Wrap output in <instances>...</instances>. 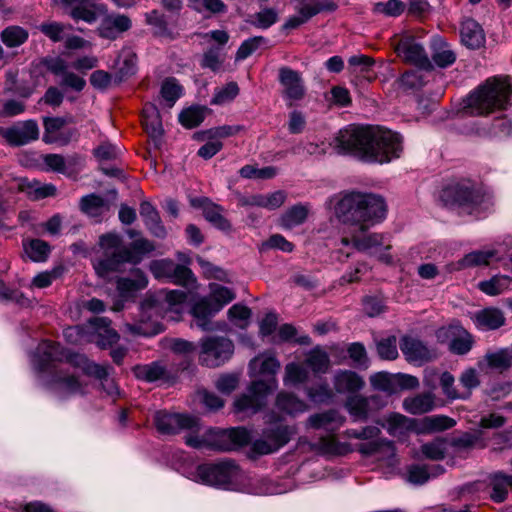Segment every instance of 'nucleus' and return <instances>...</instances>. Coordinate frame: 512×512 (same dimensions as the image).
Masks as SVG:
<instances>
[{"label": "nucleus", "instance_id": "obj_1", "mask_svg": "<svg viewBox=\"0 0 512 512\" xmlns=\"http://www.w3.org/2000/svg\"><path fill=\"white\" fill-rule=\"evenodd\" d=\"M334 215L340 222L347 225V232L341 238L345 247L367 252L386 264L392 263L389 254L391 245L381 234L367 231L372 226L382 222L387 213L384 199L372 193L351 192L337 199L334 205Z\"/></svg>", "mask_w": 512, "mask_h": 512}, {"label": "nucleus", "instance_id": "obj_2", "mask_svg": "<svg viewBox=\"0 0 512 512\" xmlns=\"http://www.w3.org/2000/svg\"><path fill=\"white\" fill-rule=\"evenodd\" d=\"M234 298L235 295L230 289L220 285L211 286L210 298L197 301L191 292L172 290L166 293L162 307L152 299L145 300L139 307L138 318L133 323H127L125 327L134 335L154 336L163 330L159 322L160 311L163 310V318L177 321L188 303L195 302L191 307L195 325L202 330H211L209 318Z\"/></svg>", "mask_w": 512, "mask_h": 512}, {"label": "nucleus", "instance_id": "obj_3", "mask_svg": "<svg viewBox=\"0 0 512 512\" xmlns=\"http://www.w3.org/2000/svg\"><path fill=\"white\" fill-rule=\"evenodd\" d=\"M33 364L39 371L49 370L53 374L51 379L43 381L60 398L84 392L85 384L77 374V370L102 379V386L107 394L114 396L119 393L116 383L112 379L106 378V368L90 362L83 355L65 353L54 342L42 341L38 345L33 355Z\"/></svg>", "mask_w": 512, "mask_h": 512}, {"label": "nucleus", "instance_id": "obj_4", "mask_svg": "<svg viewBox=\"0 0 512 512\" xmlns=\"http://www.w3.org/2000/svg\"><path fill=\"white\" fill-rule=\"evenodd\" d=\"M338 154H353L368 162L386 163L398 158L401 137L392 131L350 125L340 130L332 143Z\"/></svg>", "mask_w": 512, "mask_h": 512}, {"label": "nucleus", "instance_id": "obj_5", "mask_svg": "<svg viewBox=\"0 0 512 512\" xmlns=\"http://www.w3.org/2000/svg\"><path fill=\"white\" fill-rule=\"evenodd\" d=\"M280 367L279 360L270 352L254 357L249 363L250 376L266 375L269 378L252 381L247 393L235 399L234 411L244 415L257 413L266 404L267 397L277 389L278 381L275 376Z\"/></svg>", "mask_w": 512, "mask_h": 512}, {"label": "nucleus", "instance_id": "obj_6", "mask_svg": "<svg viewBox=\"0 0 512 512\" xmlns=\"http://www.w3.org/2000/svg\"><path fill=\"white\" fill-rule=\"evenodd\" d=\"M99 245L103 256L93 262V267L104 280H110L111 274L119 271L123 263H137L142 255L154 249L153 243L144 238L135 240L130 247L123 246L120 236L115 233L102 235Z\"/></svg>", "mask_w": 512, "mask_h": 512}, {"label": "nucleus", "instance_id": "obj_7", "mask_svg": "<svg viewBox=\"0 0 512 512\" xmlns=\"http://www.w3.org/2000/svg\"><path fill=\"white\" fill-rule=\"evenodd\" d=\"M512 84L508 77H493L463 100V111L471 116H488L510 105Z\"/></svg>", "mask_w": 512, "mask_h": 512}, {"label": "nucleus", "instance_id": "obj_8", "mask_svg": "<svg viewBox=\"0 0 512 512\" xmlns=\"http://www.w3.org/2000/svg\"><path fill=\"white\" fill-rule=\"evenodd\" d=\"M345 423V417L336 410H328L316 413L308 417L307 426L317 430L327 432L322 435L313 444V448L323 454L328 455H345L352 451V447L348 443L340 442L335 436Z\"/></svg>", "mask_w": 512, "mask_h": 512}, {"label": "nucleus", "instance_id": "obj_9", "mask_svg": "<svg viewBox=\"0 0 512 512\" xmlns=\"http://www.w3.org/2000/svg\"><path fill=\"white\" fill-rule=\"evenodd\" d=\"M192 479L225 490H239L243 473L233 462L224 461L197 466Z\"/></svg>", "mask_w": 512, "mask_h": 512}, {"label": "nucleus", "instance_id": "obj_10", "mask_svg": "<svg viewBox=\"0 0 512 512\" xmlns=\"http://www.w3.org/2000/svg\"><path fill=\"white\" fill-rule=\"evenodd\" d=\"M442 198L447 204L456 205L462 213L467 214L479 215L491 205L487 195L468 185L450 186L443 191Z\"/></svg>", "mask_w": 512, "mask_h": 512}, {"label": "nucleus", "instance_id": "obj_11", "mask_svg": "<svg viewBox=\"0 0 512 512\" xmlns=\"http://www.w3.org/2000/svg\"><path fill=\"white\" fill-rule=\"evenodd\" d=\"M234 345L224 337H207L201 341L200 361L207 367H218L233 354Z\"/></svg>", "mask_w": 512, "mask_h": 512}, {"label": "nucleus", "instance_id": "obj_12", "mask_svg": "<svg viewBox=\"0 0 512 512\" xmlns=\"http://www.w3.org/2000/svg\"><path fill=\"white\" fill-rule=\"evenodd\" d=\"M370 384L374 390L381 391L386 395H393L402 390L414 389L419 386L415 376L408 374H391L388 372H377L370 376Z\"/></svg>", "mask_w": 512, "mask_h": 512}, {"label": "nucleus", "instance_id": "obj_13", "mask_svg": "<svg viewBox=\"0 0 512 512\" xmlns=\"http://www.w3.org/2000/svg\"><path fill=\"white\" fill-rule=\"evenodd\" d=\"M65 12L74 21H84L88 24L96 22L106 14L107 7L101 0H61Z\"/></svg>", "mask_w": 512, "mask_h": 512}, {"label": "nucleus", "instance_id": "obj_14", "mask_svg": "<svg viewBox=\"0 0 512 512\" xmlns=\"http://www.w3.org/2000/svg\"><path fill=\"white\" fill-rule=\"evenodd\" d=\"M154 424L162 434H176L183 430H198L199 423L196 417L186 414L168 413L158 411L154 415Z\"/></svg>", "mask_w": 512, "mask_h": 512}, {"label": "nucleus", "instance_id": "obj_15", "mask_svg": "<svg viewBox=\"0 0 512 512\" xmlns=\"http://www.w3.org/2000/svg\"><path fill=\"white\" fill-rule=\"evenodd\" d=\"M439 342L448 343L450 352L457 355H465L474 345L473 336L460 325L442 327L437 331Z\"/></svg>", "mask_w": 512, "mask_h": 512}, {"label": "nucleus", "instance_id": "obj_16", "mask_svg": "<svg viewBox=\"0 0 512 512\" xmlns=\"http://www.w3.org/2000/svg\"><path fill=\"white\" fill-rule=\"evenodd\" d=\"M296 433L294 426H279L265 431L264 437L254 441L253 450L258 454H269L277 451Z\"/></svg>", "mask_w": 512, "mask_h": 512}, {"label": "nucleus", "instance_id": "obj_17", "mask_svg": "<svg viewBox=\"0 0 512 512\" xmlns=\"http://www.w3.org/2000/svg\"><path fill=\"white\" fill-rule=\"evenodd\" d=\"M117 292L120 300H117L112 309L120 311L123 308V301L131 299L135 294L146 288L148 280L140 269H134L127 277H120L116 281Z\"/></svg>", "mask_w": 512, "mask_h": 512}, {"label": "nucleus", "instance_id": "obj_18", "mask_svg": "<svg viewBox=\"0 0 512 512\" xmlns=\"http://www.w3.org/2000/svg\"><path fill=\"white\" fill-rule=\"evenodd\" d=\"M279 81L283 86V96L289 101V106L301 100L305 95V87L301 75L291 68L282 67L279 70Z\"/></svg>", "mask_w": 512, "mask_h": 512}, {"label": "nucleus", "instance_id": "obj_19", "mask_svg": "<svg viewBox=\"0 0 512 512\" xmlns=\"http://www.w3.org/2000/svg\"><path fill=\"white\" fill-rule=\"evenodd\" d=\"M186 444L193 448H212L216 450H231L228 445L225 430L208 428L202 435L189 434Z\"/></svg>", "mask_w": 512, "mask_h": 512}, {"label": "nucleus", "instance_id": "obj_20", "mask_svg": "<svg viewBox=\"0 0 512 512\" xmlns=\"http://www.w3.org/2000/svg\"><path fill=\"white\" fill-rule=\"evenodd\" d=\"M111 321L104 317H95L89 322L90 341L100 348H107L119 339L118 333L110 327Z\"/></svg>", "mask_w": 512, "mask_h": 512}, {"label": "nucleus", "instance_id": "obj_21", "mask_svg": "<svg viewBox=\"0 0 512 512\" xmlns=\"http://www.w3.org/2000/svg\"><path fill=\"white\" fill-rule=\"evenodd\" d=\"M132 26L131 19L123 14H107L105 15L98 27L100 37L115 40L124 32L128 31Z\"/></svg>", "mask_w": 512, "mask_h": 512}, {"label": "nucleus", "instance_id": "obj_22", "mask_svg": "<svg viewBox=\"0 0 512 512\" xmlns=\"http://www.w3.org/2000/svg\"><path fill=\"white\" fill-rule=\"evenodd\" d=\"M2 135L8 143L20 146L36 140L39 136V128L35 121L28 120L3 130Z\"/></svg>", "mask_w": 512, "mask_h": 512}, {"label": "nucleus", "instance_id": "obj_23", "mask_svg": "<svg viewBox=\"0 0 512 512\" xmlns=\"http://www.w3.org/2000/svg\"><path fill=\"white\" fill-rule=\"evenodd\" d=\"M395 50L400 58L416 66L423 67L429 63L423 46L412 37L401 38Z\"/></svg>", "mask_w": 512, "mask_h": 512}, {"label": "nucleus", "instance_id": "obj_24", "mask_svg": "<svg viewBox=\"0 0 512 512\" xmlns=\"http://www.w3.org/2000/svg\"><path fill=\"white\" fill-rule=\"evenodd\" d=\"M477 366L480 370L491 369L502 373L512 367V350L510 348H500L488 351L477 362Z\"/></svg>", "mask_w": 512, "mask_h": 512}, {"label": "nucleus", "instance_id": "obj_25", "mask_svg": "<svg viewBox=\"0 0 512 512\" xmlns=\"http://www.w3.org/2000/svg\"><path fill=\"white\" fill-rule=\"evenodd\" d=\"M471 319L479 330H496L505 324L503 312L494 307H489L475 312Z\"/></svg>", "mask_w": 512, "mask_h": 512}, {"label": "nucleus", "instance_id": "obj_26", "mask_svg": "<svg viewBox=\"0 0 512 512\" xmlns=\"http://www.w3.org/2000/svg\"><path fill=\"white\" fill-rule=\"evenodd\" d=\"M460 37L462 44L470 49H478L485 43V34L482 27L470 18L462 21Z\"/></svg>", "mask_w": 512, "mask_h": 512}, {"label": "nucleus", "instance_id": "obj_27", "mask_svg": "<svg viewBox=\"0 0 512 512\" xmlns=\"http://www.w3.org/2000/svg\"><path fill=\"white\" fill-rule=\"evenodd\" d=\"M364 384L363 378L351 370H339L333 378L334 388L340 394L355 393L361 390Z\"/></svg>", "mask_w": 512, "mask_h": 512}, {"label": "nucleus", "instance_id": "obj_28", "mask_svg": "<svg viewBox=\"0 0 512 512\" xmlns=\"http://www.w3.org/2000/svg\"><path fill=\"white\" fill-rule=\"evenodd\" d=\"M359 451L365 455L377 454L378 459L388 466H394L398 460L396 458V450L391 441L371 442L359 446Z\"/></svg>", "mask_w": 512, "mask_h": 512}, {"label": "nucleus", "instance_id": "obj_29", "mask_svg": "<svg viewBox=\"0 0 512 512\" xmlns=\"http://www.w3.org/2000/svg\"><path fill=\"white\" fill-rule=\"evenodd\" d=\"M400 349L409 362L421 363L431 359L430 350L418 339L404 337Z\"/></svg>", "mask_w": 512, "mask_h": 512}, {"label": "nucleus", "instance_id": "obj_30", "mask_svg": "<svg viewBox=\"0 0 512 512\" xmlns=\"http://www.w3.org/2000/svg\"><path fill=\"white\" fill-rule=\"evenodd\" d=\"M275 405L280 412L292 417L304 413L308 409V405L303 400L285 391L277 394Z\"/></svg>", "mask_w": 512, "mask_h": 512}, {"label": "nucleus", "instance_id": "obj_31", "mask_svg": "<svg viewBox=\"0 0 512 512\" xmlns=\"http://www.w3.org/2000/svg\"><path fill=\"white\" fill-rule=\"evenodd\" d=\"M17 187L33 200L54 196L56 193V187L54 185L44 184L36 180L19 179L17 180Z\"/></svg>", "mask_w": 512, "mask_h": 512}, {"label": "nucleus", "instance_id": "obj_32", "mask_svg": "<svg viewBox=\"0 0 512 512\" xmlns=\"http://www.w3.org/2000/svg\"><path fill=\"white\" fill-rule=\"evenodd\" d=\"M191 203L193 206L202 207L204 217L215 227L221 230H227L230 228V224L222 216L221 209L219 206L210 203L207 199L192 200Z\"/></svg>", "mask_w": 512, "mask_h": 512}, {"label": "nucleus", "instance_id": "obj_33", "mask_svg": "<svg viewBox=\"0 0 512 512\" xmlns=\"http://www.w3.org/2000/svg\"><path fill=\"white\" fill-rule=\"evenodd\" d=\"M413 420L399 413L390 414L382 427L394 437H401L413 429Z\"/></svg>", "mask_w": 512, "mask_h": 512}, {"label": "nucleus", "instance_id": "obj_34", "mask_svg": "<svg viewBox=\"0 0 512 512\" xmlns=\"http://www.w3.org/2000/svg\"><path fill=\"white\" fill-rule=\"evenodd\" d=\"M140 215L144 218L146 226L154 236L158 238L166 236L165 227L162 225L157 211L150 203L143 202L141 204Z\"/></svg>", "mask_w": 512, "mask_h": 512}, {"label": "nucleus", "instance_id": "obj_35", "mask_svg": "<svg viewBox=\"0 0 512 512\" xmlns=\"http://www.w3.org/2000/svg\"><path fill=\"white\" fill-rule=\"evenodd\" d=\"M142 124L146 132L153 138L162 134V123L157 108L152 104H146L142 112Z\"/></svg>", "mask_w": 512, "mask_h": 512}, {"label": "nucleus", "instance_id": "obj_36", "mask_svg": "<svg viewBox=\"0 0 512 512\" xmlns=\"http://www.w3.org/2000/svg\"><path fill=\"white\" fill-rule=\"evenodd\" d=\"M23 250L33 262H45L51 252L50 245L41 239H29L23 241Z\"/></svg>", "mask_w": 512, "mask_h": 512}, {"label": "nucleus", "instance_id": "obj_37", "mask_svg": "<svg viewBox=\"0 0 512 512\" xmlns=\"http://www.w3.org/2000/svg\"><path fill=\"white\" fill-rule=\"evenodd\" d=\"M434 407V397L430 393L419 394L406 398L403 401V408L411 414H424Z\"/></svg>", "mask_w": 512, "mask_h": 512}, {"label": "nucleus", "instance_id": "obj_38", "mask_svg": "<svg viewBox=\"0 0 512 512\" xmlns=\"http://www.w3.org/2000/svg\"><path fill=\"white\" fill-rule=\"evenodd\" d=\"M512 284V278L505 275H495L489 280L480 281L478 289L489 296H497L507 291Z\"/></svg>", "mask_w": 512, "mask_h": 512}, {"label": "nucleus", "instance_id": "obj_39", "mask_svg": "<svg viewBox=\"0 0 512 512\" xmlns=\"http://www.w3.org/2000/svg\"><path fill=\"white\" fill-rule=\"evenodd\" d=\"M305 363L314 374H324L330 368L329 356L319 346L311 349L307 353Z\"/></svg>", "mask_w": 512, "mask_h": 512}, {"label": "nucleus", "instance_id": "obj_40", "mask_svg": "<svg viewBox=\"0 0 512 512\" xmlns=\"http://www.w3.org/2000/svg\"><path fill=\"white\" fill-rule=\"evenodd\" d=\"M375 397H363L360 395L349 397L346 401V408L355 421L365 420L369 416V403L374 401Z\"/></svg>", "mask_w": 512, "mask_h": 512}, {"label": "nucleus", "instance_id": "obj_41", "mask_svg": "<svg viewBox=\"0 0 512 512\" xmlns=\"http://www.w3.org/2000/svg\"><path fill=\"white\" fill-rule=\"evenodd\" d=\"M309 207L303 204H297L288 209L281 217V226L287 229L301 225L307 219Z\"/></svg>", "mask_w": 512, "mask_h": 512}, {"label": "nucleus", "instance_id": "obj_42", "mask_svg": "<svg viewBox=\"0 0 512 512\" xmlns=\"http://www.w3.org/2000/svg\"><path fill=\"white\" fill-rule=\"evenodd\" d=\"M309 378V371L300 363L291 362L285 366L283 383L285 386H297L305 383Z\"/></svg>", "mask_w": 512, "mask_h": 512}, {"label": "nucleus", "instance_id": "obj_43", "mask_svg": "<svg viewBox=\"0 0 512 512\" xmlns=\"http://www.w3.org/2000/svg\"><path fill=\"white\" fill-rule=\"evenodd\" d=\"M116 65L118 80L122 81L136 73L137 57L131 50H122Z\"/></svg>", "mask_w": 512, "mask_h": 512}, {"label": "nucleus", "instance_id": "obj_44", "mask_svg": "<svg viewBox=\"0 0 512 512\" xmlns=\"http://www.w3.org/2000/svg\"><path fill=\"white\" fill-rule=\"evenodd\" d=\"M496 255L495 250H479L466 254L459 262V268L488 265Z\"/></svg>", "mask_w": 512, "mask_h": 512}, {"label": "nucleus", "instance_id": "obj_45", "mask_svg": "<svg viewBox=\"0 0 512 512\" xmlns=\"http://www.w3.org/2000/svg\"><path fill=\"white\" fill-rule=\"evenodd\" d=\"M38 29L52 42H61L65 39L67 32L71 29L70 25L57 21L43 22Z\"/></svg>", "mask_w": 512, "mask_h": 512}, {"label": "nucleus", "instance_id": "obj_46", "mask_svg": "<svg viewBox=\"0 0 512 512\" xmlns=\"http://www.w3.org/2000/svg\"><path fill=\"white\" fill-rule=\"evenodd\" d=\"M108 204L100 196L91 194L81 199V209L91 217H99L108 210Z\"/></svg>", "mask_w": 512, "mask_h": 512}, {"label": "nucleus", "instance_id": "obj_47", "mask_svg": "<svg viewBox=\"0 0 512 512\" xmlns=\"http://www.w3.org/2000/svg\"><path fill=\"white\" fill-rule=\"evenodd\" d=\"M349 68L351 73L358 74L367 79H372L373 75L370 74L374 61L366 55H354L348 59Z\"/></svg>", "mask_w": 512, "mask_h": 512}, {"label": "nucleus", "instance_id": "obj_48", "mask_svg": "<svg viewBox=\"0 0 512 512\" xmlns=\"http://www.w3.org/2000/svg\"><path fill=\"white\" fill-rule=\"evenodd\" d=\"M512 487V476L497 473L492 479L491 498L495 502H502L506 499L508 489Z\"/></svg>", "mask_w": 512, "mask_h": 512}, {"label": "nucleus", "instance_id": "obj_49", "mask_svg": "<svg viewBox=\"0 0 512 512\" xmlns=\"http://www.w3.org/2000/svg\"><path fill=\"white\" fill-rule=\"evenodd\" d=\"M28 39V32L20 26H9L1 33V40L7 47H17Z\"/></svg>", "mask_w": 512, "mask_h": 512}, {"label": "nucleus", "instance_id": "obj_50", "mask_svg": "<svg viewBox=\"0 0 512 512\" xmlns=\"http://www.w3.org/2000/svg\"><path fill=\"white\" fill-rule=\"evenodd\" d=\"M161 97L171 108L183 93L182 86L175 78L166 79L161 86Z\"/></svg>", "mask_w": 512, "mask_h": 512}, {"label": "nucleus", "instance_id": "obj_51", "mask_svg": "<svg viewBox=\"0 0 512 512\" xmlns=\"http://www.w3.org/2000/svg\"><path fill=\"white\" fill-rule=\"evenodd\" d=\"M205 113L206 109L203 107H189L179 114V122L186 128L197 127L203 122Z\"/></svg>", "mask_w": 512, "mask_h": 512}, {"label": "nucleus", "instance_id": "obj_52", "mask_svg": "<svg viewBox=\"0 0 512 512\" xmlns=\"http://www.w3.org/2000/svg\"><path fill=\"white\" fill-rule=\"evenodd\" d=\"M301 4L298 9L299 17L290 19L288 21L289 27H296L307 20H309L311 17L315 16L320 11V6L316 3H310L308 0H300Z\"/></svg>", "mask_w": 512, "mask_h": 512}, {"label": "nucleus", "instance_id": "obj_53", "mask_svg": "<svg viewBox=\"0 0 512 512\" xmlns=\"http://www.w3.org/2000/svg\"><path fill=\"white\" fill-rule=\"evenodd\" d=\"M443 472L439 466L429 472L425 466L413 465L408 469V481L413 484H424L431 476H437Z\"/></svg>", "mask_w": 512, "mask_h": 512}, {"label": "nucleus", "instance_id": "obj_54", "mask_svg": "<svg viewBox=\"0 0 512 512\" xmlns=\"http://www.w3.org/2000/svg\"><path fill=\"white\" fill-rule=\"evenodd\" d=\"M454 382H455V378L451 373L444 372L441 374L440 385H441L443 394L451 400L467 399L468 394H462L461 391H459L455 387Z\"/></svg>", "mask_w": 512, "mask_h": 512}, {"label": "nucleus", "instance_id": "obj_55", "mask_svg": "<svg viewBox=\"0 0 512 512\" xmlns=\"http://www.w3.org/2000/svg\"><path fill=\"white\" fill-rule=\"evenodd\" d=\"M421 451L426 458L440 460L445 457L447 443L444 439H436L430 443L423 444Z\"/></svg>", "mask_w": 512, "mask_h": 512}, {"label": "nucleus", "instance_id": "obj_56", "mask_svg": "<svg viewBox=\"0 0 512 512\" xmlns=\"http://www.w3.org/2000/svg\"><path fill=\"white\" fill-rule=\"evenodd\" d=\"M239 93L238 85L230 82L222 88L216 89L211 104L222 105L232 101Z\"/></svg>", "mask_w": 512, "mask_h": 512}, {"label": "nucleus", "instance_id": "obj_57", "mask_svg": "<svg viewBox=\"0 0 512 512\" xmlns=\"http://www.w3.org/2000/svg\"><path fill=\"white\" fill-rule=\"evenodd\" d=\"M459 382L464 388L462 394H471V391L480 385V378L477 370L473 367H468L459 376Z\"/></svg>", "mask_w": 512, "mask_h": 512}, {"label": "nucleus", "instance_id": "obj_58", "mask_svg": "<svg viewBox=\"0 0 512 512\" xmlns=\"http://www.w3.org/2000/svg\"><path fill=\"white\" fill-rule=\"evenodd\" d=\"M423 423L424 427L430 431L447 430L452 428L456 424L454 419L444 415L425 417L423 419Z\"/></svg>", "mask_w": 512, "mask_h": 512}, {"label": "nucleus", "instance_id": "obj_59", "mask_svg": "<svg viewBox=\"0 0 512 512\" xmlns=\"http://www.w3.org/2000/svg\"><path fill=\"white\" fill-rule=\"evenodd\" d=\"M250 316V309L243 305L235 304L228 310L229 320L240 328L248 325Z\"/></svg>", "mask_w": 512, "mask_h": 512}, {"label": "nucleus", "instance_id": "obj_60", "mask_svg": "<svg viewBox=\"0 0 512 512\" xmlns=\"http://www.w3.org/2000/svg\"><path fill=\"white\" fill-rule=\"evenodd\" d=\"M297 335V330L294 326L291 324H284L279 327L277 336L280 341L287 342L294 340L296 343L300 345H309L310 344V337L308 335H301L297 338H295Z\"/></svg>", "mask_w": 512, "mask_h": 512}, {"label": "nucleus", "instance_id": "obj_61", "mask_svg": "<svg viewBox=\"0 0 512 512\" xmlns=\"http://www.w3.org/2000/svg\"><path fill=\"white\" fill-rule=\"evenodd\" d=\"M432 59L437 66L444 68L455 62L456 55L446 43H442L440 47L435 49Z\"/></svg>", "mask_w": 512, "mask_h": 512}, {"label": "nucleus", "instance_id": "obj_62", "mask_svg": "<svg viewBox=\"0 0 512 512\" xmlns=\"http://www.w3.org/2000/svg\"><path fill=\"white\" fill-rule=\"evenodd\" d=\"M278 20V13L273 8H264L258 13L254 15V20L252 21L253 25L261 28L267 29L276 23Z\"/></svg>", "mask_w": 512, "mask_h": 512}, {"label": "nucleus", "instance_id": "obj_63", "mask_svg": "<svg viewBox=\"0 0 512 512\" xmlns=\"http://www.w3.org/2000/svg\"><path fill=\"white\" fill-rule=\"evenodd\" d=\"M377 352L383 360H394L398 356L396 338L389 337L382 339L377 343Z\"/></svg>", "mask_w": 512, "mask_h": 512}, {"label": "nucleus", "instance_id": "obj_64", "mask_svg": "<svg viewBox=\"0 0 512 512\" xmlns=\"http://www.w3.org/2000/svg\"><path fill=\"white\" fill-rule=\"evenodd\" d=\"M228 445H231V449L237 446H243L247 444L250 439V432L245 428H231L225 430Z\"/></svg>", "mask_w": 512, "mask_h": 512}]
</instances>
